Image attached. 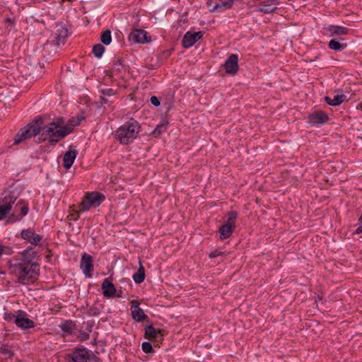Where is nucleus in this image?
I'll list each match as a JSON object with an SVG mask.
<instances>
[{"label": "nucleus", "mask_w": 362, "mask_h": 362, "mask_svg": "<svg viewBox=\"0 0 362 362\" xmlns=\"http://www.w3.org/2000/svg\"><path fill=\"white\" fill-rule=\"evenodd\" d=\"M150 101L151 104L153 105L154 106L157 107L160 105V101L156 96H152L150 99Z\"/></svg>", "instance_id": "nucleus-43"}, {"label": "nucleus", "mask_w": 362, "mask_h": 362, "mask_svg": "<svg viewBox=\"0 0 362 362\" xmlns=\"http://www.w3.org/2000/svg\"><path fill=\"white\" fill-rule=\"evenodd\" d=\"M362 233V226L358 225V228L355 230V233L360 234Z\"/></svg>", "instance_id": "nucleus-45"}, {"label": "nucleus", "mask_w": 362, "mask_h": 362, "mask_svg": "<svg viewBox=\"0 0 362 362\" xmlns=\"http://www.w3.org/2000/svg\"><path fill=\"white\" fill-rule=\"evenodd\" d=\"M276 7L274 6L272 4H263L260 8L259 11L264 12V13H270L276 10Z\"/></svg>", "instance_id": "nucleus-33"}, {"label": "nucleus", "mask_w": 362, "mask_h": 362, "mask_svg": "<svg viewBox=\"0 0 362 362\" xmlns=\"http://www.w3.org/2000/svg\"><path fill=\"white\" fill-rule=\"evenodd\" d=\"M17 195L15 192L11 190L4 191L0 195V204H4L5 206H8V207L12 208V204H14L16 200L17 199Z\"/></svg>", "instance_id": "nucleus-13"}, {"label": "nucleus", "mask_w": 362, "mask_h": 362, "mask_svg": "<svg viewBox=\"0 0 362 362\" xmlns=\"http://www.w3.org/2000/svg\"><path fill=\"white\" fill-rule=\"evenodd\" d=\"M358 225L362 226V215L361 216V217L358 219Z\"/></svg>", "instance_id": "nucleus-47"}, {"label": "nucleus", "mask_w": 362, "mask_h": 362, "mask_svg": "<svg viewBox=\"0 0 362 362\" xmlns=\"http://www.w3.org/2000/svg\"><path fill=\"white\" fill-rule=\"evenodd\" d=\"M131 313L132 318L136 322H142L148 318L144 310L139 307V302L132 300L131 302Z\"/></svg>", "instance_id": "nucleus-8"}, {"label": "nucleus", "mask_w": 362, "mask_h": 362, "mask_svg": "<svg viewBox=\"0 0 362 362\" xmlns=\"http://www.w3.org/2000/svg\"><path fill=\"white\" fill-rule=\"evenodd\" d=\"M113 71H117L118 73L125 72L127 70L126 66L124 64V62L122 59H117L112 66Z\"/></svg>", "instance_id": "nucleus-28"}, {"label": "nucleus", "mask_w": 362, "mask_h": 362, "mask_svg": "<svg viewBox=\"0 0 362 362\" xmlns=\"http://www.w3.org/2000/svg\"><path fill=\"white\" fill-rule=\"evenodd\" d=\"M80 267L86 277H92V272L93 271L92 257L84 253L81 257Z\"/></svg>", "instance_id": "nucleus-6"}, {"label": "nucleus", "mask_w": 362, "mask_h": 362, "mask_svg": "<svg viewBox=\"0 0 362 362\" xmlns=\"http://www.w3.org/2000/svg\"><path fill=\"white\" fill-rule=\"evenodd\" d=\"M161 332L160 329H156L152 325H148L145 328V337L150 340H161L163 336Z\"/></svg>", "instance_id": "nucleus-15"}, {"label": "nucleus", "mask_w": 362, "mask_h": 362, "mask_svg": "<svg viewBox=\"0 0 362 362\" xmlns=\"http://www.w3.org/2000/svg\"><path fill=\"white\" fill-rule=\"evenodd\" d=\"M140 132L139 123L131 119L129 122L121 125L116 131L115 137L123 145L132 143Z\"/></svg>", "instance_id": "nucleus-2"}, {"label": "nucleus", "mask_w": 362, "mask_h": 362, "mask_svg": "<svg viewBox=\"0 0 362 362\" xmlns=\"http://www.w3.org/2000/svg\"><path fill=\"white\" fill-rule=\"evenodd\" d=\"M15 211H19L21 214V216L19 218H16L15 220H21L22 217L27 215L28 212V204H25L23 200H19L16 205L15 206Z\"/></svg>", "instance_id": "nucleus-25"}, {"label": "nucleus", "mask_w": 362, "mask_h": 362, "mask_svg": "<svg viewBox=\"0 0 362 362\" xmlns=\"http://www.w3.org/2000/svg\"><path fill=\"white\" fill-rule=\"evenodd\" d=\"M21 235L22 238L35 245H38L42 240V237L31 229L23 230Z\"/></svg>", "instance_id": "nucleus-12"}, {"label": "nucleus", "mask_w": 362, "mask_h": 362, "mask_svg": "<svg viewBox=\"0 0 362 362\" xmlns=\"http://www.w3.org/2000/svg\"><path fill=\"white\" fill-rule=\"evenodd\" d=\"M235 229V226L228 223L221 226L219 228L221 239H226L229 238Z\"/></svg>", "instance_id": "nucleus-22"}, {"label": "nucleus", "mask_w": 362, "mask_h": 362, "mask_svg": "<svg viewBox=\"0 0 362 362\" xmlns=\"http://www.w3.org/2000/svg\"><path fill=\"white\" fill-rule=\"evenodd\" d=\"M72 362H100L99 358L86 349H76L69 356Z\"/></svg>", "instance_id": "nucleus-4"}, {"label": "nucleus", "mask_w": 362, "mask_h": 362, "mask_svg": "<svg viewBox=\"0 0 362 362\" xmlns=\"http://www.w3.org/2000/svg\"><path fill=\"white\" fill-rule=\"evenodd\" d=\"M329 48L335 51L341 50L346 47V45L341 44L339 41L332 39L329 42Z\"/></svg>", "instance_id": "nucleus-29"}, {"label": "nucleus", "mask_w": 362, "mask_h": 362, "mask_svg": "<svg viewBox=\"0 0 362 362\" xmlns=\"http://www.w3.org/2000/svg\"><path fill=\"white\" fill-rule=\"evenodd\" d=\"M133 279L136 284H141L145 279V269L141 261H139V267L137 272L133 275Z\"/></svg>", "instance_id": "nucleus-26"}, {"label": "nucleus", "mask_w": 362, "mask_h": 362, "mask_svg": "<svg viewBox=\"0 0 362 362\" xmlns=\"http://www.w3.org/2000/svg\"><path fill=\"white\" fill-rule=\"evenodd\" d=\"M203 37V32L199 31L197 33L187 32L182 40V45L185 48H189L196 43L199 40Z\"/></svg>", "instance_id": "nucleus-7"}, {"label": "nucleus", "mask_w": 362, "mask_h": 362, "mask_svg": "<svg viewBox=\"0 0 362 362\" xmlns=\"http://www.w3.org/2000/svg\"><path fill=\"white\" fill-rule=\"evenodd\" d=\"M78 152L76 149H70L66 151L63 156V166L66 169H69L73 165Z\"/></svg>", "instance_id": "nucleus-17"}, {"label": "nucleus", "mask_w": 362, "mask_h": 362, "mask_svg": "<svg viewBox=\"0 0 362 362\" xmlns=\"http://www.w3.org/2000/svg\"><path fill=\"white\" fill-rule=\"evenodd\" d=\"M4 252V247L0 245V256L3 254Z\"/></svg>", "instance_id": "nucleus-46"}, {"label": "nucleus", "mask_w": 362, "mask_h": 362, "mask_svg": "<svg viewBox=\"0 0 362 362\" xmlns=\"http://www.w3.org/2000/svg\"><path fill=\"white\" fill-rule=\"evenodd\" d=\"M346 99V95L344 94L336 95L334 98H331L329 96L325 97V102L332 106H337L342 103Z\"/></svg>", "instance_id": "nucleus-24"}, {"label": "nucleus", "mask_w": 362, "mask_h": 362, "mask_svg": "<svg viewBox=\"0 0 362 362\" xmlns=\"http://www.w3.org/2000/svg\"><path fill=\"white\" fill-rule=\"evenodd\" d=\"M11 210V207H8V206H5L4 204H0V220H3L4 218H6Z\"/></svg>", "instance_id": "nucleus-34"}, {"label": "nucleus", "mask_w": 362, "mask_h": 362, "mask_svg": "<svg viewBox=\"0 0 362 362\" xmlns=\"http://www.w3.org/2000/svg\"><path fill=\"white\" fill-rule=\"evenodd\" d=\"M15 324L23 329H28L35 326V322L25 317V313L21 311L19 315L14 316Z\"/></svg>", "instance_id": "nucleus-11"}, {"label": "nucleus", "mask_w": 362, "mask_h": 362, "mask_svg": "<svg viewBox=\"0 0 362 362\" xmlns=\"http://www.w3.org/2000/svg\"><path fill=\"white\" fill-rule=\"evenodd\" d=\"M165 130H166V125L164 124H160L156 127V129L154 130L153 134L159 135L161 133H163V132H165Z\"/></svg>", "instance_id": "nucleus-38"}, {"label": "nucleus", "mask_w": 362, "mask_h": 362, "mask_svg": "<svg viewBox=\"0 0 362 362\" xmlns=\"http://www.w3.org/2000/svg\"><path fill=\"white\" fill-rule=\"evenodd\" d=\"M132 41L137 43H144L148 42L147 40V33L143 30H134L130 35Z\"/></svg>", "instance_id": "nucleus-19"}, {"label": "nucleus", "mask_w": 362, "mask_h": 362, "mask_svg": "<svg viewBox=\"0 0 362 362\" xmlns=\"http://www.w3.org/2000/svg\"><path fill=\"white\" fill-rule=\"evenodd\" d=\"M92 206L93 205L90 204V199L88 198L87 195H86L82 202H81L78 208L80 211H88Z\"/></svg>", "instance_id": "nucleus-31"}, {"label": "nucleus", "mask_w": 362, "mask_h": 362, "mask_svg": "<svg viewBox=\"0 0 362 362\" xmlns=\"http://www.w3.org/2000/svg\"><path fill=\"white\" fill-rule=\"evenodd\" d=\"M63 124H64V120L62 118H57L48 124V127H52L49 138V143L51 145H54L60 139L70 134L69 129L68 131L64 130Z\"/></svg>", "instance_id": "nucleus-3"}, {"label": "nucleus", "mask_w": 362, "mask_h": 362, "mask_svg": "<svg viewBox=\"0 0 362 362\" xmlns=\"http://www.w3.org/2000/svg\"><path fill=\"white\" fill-rule=\"evenodd\" d=\"M68 29L65 27H60L59 29H57L55 37L57 45L64 43L65 39L68 36Z\"/></svg>", "instance_id": "nucleus-23"}, {"label": "nucleus", "mask_w": 362, "mask_h": 362, "mask_svg": "<svg viewBox=\"0 0 362 362\" xmlns=\"http://www.w3.org/2000/svg\"><path fill=\"white\" fill-rule=\"evenodd\" d=\"M224 67L226 73L235 74L239 70L238 56L235 54H230L225 62Z\"/></svg>", "instance_id": "nucleus-10"}, {"label": "nucleus", "mask_w": 362, "mask_h": 362, "mask_svg": "<svg viewBox=\"0 0 362 362\" xmlns=\"http://www.w3.org/2000/svg\"><path fill=\"white\" fill-rule=\"evenodd\" d=\"M328 119V115L322 111L316 112L309 116V122L311 124H324Z\"/></svg>", "instance_id": "nucleus-16"}, {"label": "nucleus", "mask_w": 362, "mask_h": 362, "mask_svg": "<svg viewBox=\"0 0 362 362\" xmlns=\"http://www.w3.org/2000/svg\"><path fill=\"white\" fill-rule=\"evenodd\" d=\"M224 255V252H221V251H219V250H214V251H212L210 254H209V257L210 258H215L216 257H218V256H221V255Z\"/></svg>", "instance_id": "nucleus-41"}, {"label": "nucleus", "mask_w": 362, "mask_h": 362, "mask_svg": "<svg viewBox=\"0 0 362 362\" xmlns=\"http://www.w3.org/2000/svg\"><path fill=\"white\" fill-rule=\"evenodd\" d=\"M81 123V119L78 117H72L69 120L66 125L63 124V129L64 131L70 130V133L72 132L74 128Z\"/></svg>", "instance_id": "nucleus-27"}, {"label": "nucleus", "mask_w": 362, "mask_h": 362, "mask_svg": "<svg viewBox=\"0 0 362 362\" xmlns=\"http://www.w3.org/2000/svg\"><path fill=\"white\" fill-rule=\"evenodd\" d=\"M39 127L36 124L35 120L29 123L25 127L21 129L14 139V144H19L23 141L36 136L37 134Z\"/></svg>", "instance_id": "nucleus-5"}, {"label": "nucleus", "mask_w": 362, "mask_h": 362, "mask_svg": "<svg viewBox=\"0 0 362 362\" xmlns=\"http://www.w3.org/2000/svg\"><path fill=\"white\" fill-rule=\"evenodd\" d=\"M92 51L95 57L100 58L105 52V47L100 44H96L93 47Z\"/></svg>", "instance_id": "nucleus-32"}, {"label": "nucleus", "mask_w": 362, "mask_h": 362, "mask_svg": "<svg viewBox=\"0 0 362 362\" xmlns=\"http://www.w3.org/2000/svg\"><path fill=\"white\" fill-rule=\"evenodd\" d=\"M238 217V213L235 211L228 212V219L227 223L235 226V221Z\"/></svg>", "instance_id": "nucleus-36"}, {"label": "nucleus", "mask_w": 362, "mask_h": 362, "mask_svg": "<svg viewBox=\"0 0 362 362\" xmlns=\"http://www.w3.org/2000/svg\"><path fill=\"white\" fill-rule=\"evenodd\" d=\"M10 269L18 276V282L25 284L26 281H33L37 279L39 275L40 266L33 262L28 257L22 256L14 263H11Z\"/></svg>", "instance_id": "nucleus-1"}, {"label": "nucleus", "mask_w": 362, "mask_h": 362, "mask_svg": "<svg viewBox=\"0 0 362 362\" xmlns=\"http://www.w3.org/2000/svg\"><path fill=\"white\" fill-rule=\"evenodd\" d=\"M82 212L81 211H80V209H78V210H76V211H74L72 214H70L71 216V218L74 221H76L78 218H79V214Z\"/></svg>", "instance_id": "nucleus-42"}, {"label": "nucleus", "mask_w": 362, "mask_h": 362, "mask_svg": "<svg viewBox=\"0 0 362 362\" xmlns=\"http://www.w3.org/2000/svg\"><path fill=\"white\" fill-rule=\"evenodd\" d=\"M141 348L144 352L146 354H151L153 352V349L150 342L144 341L141 344Z\"/></svg>", "instance_id": "nucleus-37"}, {"label": "nucleus", "mask_w": 362, "mask_h": 362, "mask_svg": "<svg viewBox=\"0 0 362 362\" xmlns=\"http://www.w3.org/2000/svg\"><path fill=\"white\" fill-rule=\"evenodd\" d=\"M326 30L330 36L345 35L349 33L347 28L334 25H329Z\"/></svg>", "instance_id": "nucleus-20"}, {"label": "nucleus", "mask_w": 362, "mask_h": 362, "mask_svg": "<svg viewBox=\"0 0 362 362\" xmlns=\"http://www.w3.org/2000/svg\"><path fill=\"white\" fill-rule=\"evenodd\" d=\"M213 0H209L207 2L208 6H211V1ZM235 0H219V4H216L214 8L211 10V12L219 11L221 12L223 11L226 9H229L232 7L233 2Z\"/></svg>", "instance_id": "nucleus-18"}, {"label": "nucleus", "mask_w": 362, "mask_h": 362, "mask_svg": "<svg viewBox=\"0 0 362 362\" xmlns=\"http://www.w3.org/2000/svg\"><path fill=\"white\" fill-rule=\"evenodd\" d=\"M101 288L103 290V293L105 297H119V296H116L115 293L117 291L115 286L112 282H110V281L107 278L103 280L101 285Z\"/></svg>", "instance_id": "nucleus-14"}, {"label": "nucleus", "mask_w": 362, "mask_h": 362, "mask_svg": "<svg viewBox=\"0 0 362 362\" xmlns=\"http://www.w3.org/2000/svg\"><path fill=\"white\" fill-rule=\"evenodd\" d=\"M101 93L103 95L111 96V95H115V91L112 88H107V89L102 90Z\"/></svg>", "instance_id": "nucleus-40"}, {"label": "nucleus", "mask_w": 362, "mask_h": 362, "mask_svg": "<svg viewBox=\"0 0 362 362\" xmlns=\"http://www.w3.org/2000/svg\"><path fill=\"white\" fill-rule=\"evenodd\" d=\"M100 41L105 45H108L112 42L111 31L110 30H105L100 36Z\"/></svg>", "instance_id": "nucleus-30"}, {"label": "nucleus", "mask_w": 362, "mask_h": 362, "mask_svg": "<svg viewBox=\"0 0 362 362\" xmlns=\"http://www.w3.org/2000/svg\"><path fill=\"white\" fill-rule=\"evenodd\" d=\"M61 328L64 332L71 333L73 329V326L71 323L66 322L61 325Z\"/></svg>", "instance_id": "nucleus-39"}, {"label": "nucleus", "mask_w": 362, "mask_h": 362, "mask_svg": "<svg viewBox=\"0 0 362 362\" xmlns=\"http://www.w3.org/2000/svg\"><path fill=\"white\" fill-rule=\"evenodd\" d=\"M0 352L9 358H12L13 356V352L5 344L0 346Z\"/></svg>", "instance_id": "nucleus-35"}, {"label": "nucleus", "mask_w": 362, "mask_h": 362, "mask_svg": "<svg viewBox=\"0 0 362 362\" xmlns=\"http://www.w3.org/2000/svg\"><path fill=\"white\" fill-rule=\"evenodd\" d=\"M100 103L102 106L109 104V100L104 96H100Z\"/></svg>", "instance_id": "nucleus-44"}, {"label": "nucleus", "mask_w": 362, "mask_h": 362, "mask_svg": "<svg viewBox=\"0 0 362 362\" xmlns=\"http://www.w3.org/2000/svg\"><path fill=\"white\" fill-rule=\"evenodd\" d=\"M36 124L39 127L37 134V142L40 143L49 140V134L51 132L52 127H48V125H43V121L41 118L35 119Z\"/></svg>", "instance_id": "nucleus-9"}, {"label": "nucleus", "mask_w": 362, "mask_h": 362, "mask_svg": "<svg viewBox=\"0 0 362 362\" xmlns=\"http://www.w3.org/2000/svg\"><path fill=\"white\" fill-rule=\"evenodd\" d=\"M86 195L90 199V204H92L93 207L98 206L105 199L104 194L98 192L88 193Z\"/></svg>", "instance_id": "nucleus-21"}, {"label": "nucleus", "mask_w": 362, "mask_h": 362, "mask_svg": "<svg viewBox=\"0 0 362 362\" xmlns=\"http://www.w3.org/2000/svg\"><path fill=\"white\" fill-rule=\"evenodd\" d=\"M14 215H12V216L9 217V220L12 219Z\"/></svg>", "instance_id": "nucleus-48"}]
</instances>
